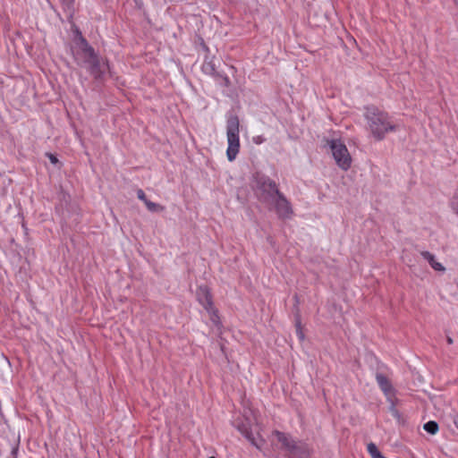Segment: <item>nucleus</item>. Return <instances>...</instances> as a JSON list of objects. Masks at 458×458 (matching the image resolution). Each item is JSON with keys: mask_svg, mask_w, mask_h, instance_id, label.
<instances>
[{"mask_svg": "<svg viewBox=\"0 0 458 458\" xmlns=\"http://www.w3.org/2000/svg\"><path fill=\"white\" fill-rule=\"evenodd\" d=\"M376 380H377L380 389L384 392V394L386 395H388L393 393V391H394L393 386L386 376H385L382 373H377Z\"/></svg>", "mask_w": 458, "mask_h": 458, "instance_id": "nucleus-12", "label": "nucleus"}, {"mask_svg": "<svg viewBox=\"0 0 458 458\" xmlns=\"http://www.w3.org/2000/svg\"><path fill=\"white\" fill-rule=\"evenodd\" d=\"M367 450L372 458H380L383 456L377 445L372 442L368 444Z\"/></svg>", "mask_w": 458, "mask_h": 458, "instance_id": "nucleus-17", "label": "nucleus"}, {"mask_svg": "<svg viewBox=\"0 0 458 458\" xmlns=\"http://www.w3.org/2000/svg\"><path fill=\"white\" fill-rule=\"evenodd\" d=\"M137 197H138L139 199L142 200L144 202V204L148 200L147 199V196H146L144 191L141 190V189H139L137 191Z\"/></svg>", "mask_w": 458, "mask_h": 458, "instance_id": "nucleus-22", "label": "nucleus"}, {"mask_svg": "<svg viewBox=\"0 0 458 458\" xmlns=\"http://www.w3.org/2000/svg\"><path fill=\"white\" fill-rule=\"evenodd\" d=\"M239 126L240 122L237 115H230L226 123V136L228 148L226 156L229 161H233L236 158L240 149V138H239Z\"/></svg>", "mask_w": 458, "mask_h": 458, "instance_id": "nucleus-4", "label": "nucleus"}, {"mask_svg": "<svg viewBox=\"0 0 458 458\" xmlns=\"http://www.w3.org/2000/svg\"><path fill=\"white\" fill-rule=\"evenodd\" d=\"M145 205L150 212H162L165 209L164 206L152 202L149 199L145 203Z\"/></svg>", "mask_w": 458, "mask_h": 458, "instance_id": "nucleus-18", "label": "nucleus"}, {"mask_svg": "<svg viewBox=\"0 0 458 458\" xmlns=\"http://www.w3.org/2000/svg\"><path fill=\"white\" fill-rule=\"evenodd\" d=\"M200 47L202 48V50L207 53V55H208L209 53V48L206 45V43L204 42V40L201 38V43H200Z\"/></svg>", "mask_w": 458, "mask_h": 458, "instance_id": "nucleus-25", "label": "nucleus"}, {"mask_svg": "<svg viewBox=\"0 0 458 458\" xmlns=\"http://www.w3.org/2000/svg\"><path fill=\"white\" fill-rule=\"evenodd\" d=\"M62 2L67 8H72L73 6V0H62Z\"/></svg>", "mask_w": 458, "mask_h": 458, "instance_id": "nucleus-26", "label": "nucleus"}, {"mask_svg": "<svg viewBox=\"0 0 458 458\" xmlns=\"http://www.w3.org/2000/svg\"><path fill=\"white\" fill-rule=\"evenodd\" d=\"M207 311L209 313L210 315V319L211 321L216 325H219L220 324V318H219V315H218V310L213 306V309L212 310H207Z\"/></svg>", "mask_w": 458, "mask_h": 458, "instance_id": "nucleus-19", "label": "nucleus"}, {"mask_svg": "<svg viewBox=\"0 0 458 458\" xmlns=\"http://www.w3.org/2000/svg\"><path fill=\"white\" fill-rule=\"evenodd\" d=\"M380 458H386V457H385V456H382V457H380Z\"/></svg>", "mask_w": 458, "mask_h": 458, "instance_id": "nucleus-30", "label": "nucleus"}, {"mask_svg": "<svg viewBox=\"0 0 458 458\" xmlns=\"http://www.w3.org/2000/svg\"><path fill=\"white\" fill-rule=\"evenodd\" d=\"M251 187L258 199L264 204L273 200V197L279 194V189L276 182L269 176L257 172L252 176Z\"/></svg>", "mask_w": 458, "mask_h": 458, "instance_id": "nucleus-2", "label": "nucleus"}, {"mask_svg": "<svg viewBox=\"0 0 458 458\" xmlns=\"http://www.w3.org/2000/svg\"><path fill=\"white\" fill-rule=\"evenodd\" d=\"M389 411L392 413L394 417L397 419H399L401 416L399 411L396 409L395 404L394 403H391L389 407Z\"/></svg>", "mask_w": 458, "mask_h": 458, "instance_id": "nucleus-20", "label": "nucleus"}, {"mask_svg": "<svg viewBox=\"0 0 458 458\" xmlns=\"http://www.w3.org/2000/svg\"><path fill=\"white\" fill-rule=\"evenodd\" d=\"M196 294L198 301L206 310L213 309V297L209 288L207 285L199 286L197 288Z\"/></svg>", "mask_w": 458, "mask_h": 458, "instance_id": "nucleus-8", "label": "nucleus"}, {"mask_svg": "<svg viewBox=\"0 0 458 458\" xmlns=\"http://www.w3.org/2000/svg\"><path fill=\"white\" fill-rule=\"evenodd\" d=\"M452 420H453V422L454 424L456 426V428H458V414H454L452 416Z\"/></svg>", "mask_w": 458, "mask_h": 458, "instance_id": "nucleus-27", "label": "nucleus"}, {"mask_svg": "<svg viewBox=\"0 0 458 458\" xmlns=\"http://www.w3.org/2000/svg\"><path fill=\"white\" fill-rule=\"evenodd\" d=\"M86 68L95 81H102L105 78L106 69L109 70V64L107 60L101 63V58L98 56L95 60H92Z\"/></svg>", "mask_w": 458, "mask_h": 458, "instance_id": "nucleus-7", "label": "nucleus"}, {"mask_svg": "<svg viewBox=\"0 0 458 458\" xmlns=\"http://www.w3.org/2000/svg\"><path fill=\"white\" fill-rule=\"evenodd\" d=\"M216 79H221L223 81V85L225 87H229L231 84V81H230V79L228 78V76L225 74H222L221 72H220V76H218Z\"/></svg>", "mask_w": 458, "mask_h": 458, "instance_id": "nucleus-21", "label": "nucleus"}, {"mask_svg": "<svg viewBox=\"0 0 458 458\" xmlns=\"http://www.w3.org/2000/svg\"><path fill=\"white\" fill-rule=\"evenodd\" d=\"M18 451H19V443L12 449L11 454H12L13 458H17Z\"/></svg>", "mask_w": 458, "mask_h": 458, "instance_id": "nucleus-24", "label": "nucleus"}, {"mask_svg": "<svg viewBox=\"0 0 458 458\" xmlns=\"http://www.w3.org/2000/svg\"><path fill=\"white\" fill-rule=\"evenodd\" d=\"M293 299H294V301H295L296 313H297V312H299V310H298V308H297V306H298V304H299V297H298V295H297V294H294Z\"/></svg>", "mask_w": 458, "mask_h": 458, "instance_id": "nucleus-28", "label": "nucleus"}, {"mask_svg": "<svg viewBox=\"0 0 458 458\" xmlns=\"http://www.w3.org/2000/svg\"><path fill=\"white\" fill-rule=\"evenodd\" d=\"M74 42L76 47L79 48L73 53L77 64L81 66H87L89 64L98 57V54L95 49L89 44L88 40L83 37L81 31L76 28L74 30Z\"/></svg>", "mask_w": 458, "mask_h": 458, "instance_id": "nucleus-3", "label": "nucleus"}, {"mask_svg": "<svg viewBox=\"0 0 458 458\" xmlns=\"http://www.w3.org/2000/svg\"><path fill=\"white\" fill-rule=\"evenodd\" d=\"M46 156L48 157V159L51 162V164L57 165L59 163V160H58V158L56 157L55 155L47 152V153H46Z\"/></svg>", "mask_w": 458, "mask_h": 458, "instance_id": "nucleus-23", "label": "nucleus"}, {"mask_svg": "<svg viewBox=\"0 0 458 458\" xmlns=\"http://www.w3.org/2000/svg\"><path fill=\"white\" fill-rule=\"evenodd\" d=\"M201 70L204 73L213 76L214 78L220 76V72L216 71L214 57H210L208 55H205Z\"/></svg>", "mask_w": 458, "mask_h": 458, "instance_id": "nucleus-11", "label": "nucleus"}, {"mask_svg": "<svg viewBox=\"0 0 458 458\" xmlns=\"http://www.w3.org/2000/svg\"><path fill=\"white\" fill-rule=\"evenodd\" d=\"M423 428L430 435H435L438 431V424L434 420L426 422Z\"/></svg>", "mask_w": 458, "mask_h": 458, "instance_id": "nucleus-16", "label": "nucleus"}, {"mask_svg": "<svg viewBox=\"0 0 458 458\" xmlns=\"http://www.w3.org/2000/svg\"><path fill=\"white\" fill-rule=\"evenodd\" d=\"M421 256L423 257L424 259H426L430 267L436 270V271H439V272H444L445 270V267L439 262H437L435 259V256L428 251V250H424V251H421Z\"/></svg>", "mask_w": 458, "mask_h": 458, "instance_id": "nucleus-14", "label": "nucleus"}, {"mask_svg": "<svg viewBox=\"0 0 458 458\" xmlns=\"http://www.w3.org/2000/svg\"><path fill=\"white\" fill-rule=\"evenodd\" d=\"M235 427L237 429L241 432V434L245 437L252 445L256 446L257 448L260 449L261 445L259 443L258 439L254 437L250 422L245 420H241L239 422H236Z\"/></svg>", "mask_w": 458, "mask_h": 458, "instance_id": "nucleus-9", "label": "nucleus"}, {"mask_svg": "<svg viewBox=\"0 0 458 458\" xmlns=\"http://www.w3.org/2000/svg\"><path fill=\"white\" fill-rule=\"evenodd\" d=\"M364 117L368 122L371 134L377 140H384L386 133L397 130V125L389 114L376 106H366Z\"/></svg>", "mask_w": 458, "mask_h": 458, "instance_id": "nucleus-1", "label": "nucleus"}, {"mask_svg": "<svg viewBox=\"0 0 458 458\" xmlns=\"http://www.w3.org/2000/svg\"><path fill=\"white\" fill-rule=\"evenodd\" d=\"M268 206H273L278 218L285 220L290 219L293 215V210L290 201L286 199L284 193L279 191L273 200L268 202Z\"/></svg>", "mask_w": 458, "mask_h": 458, "instance_id": "nucleus-6", "label": "nucleus"}, {"mask_svg": "<svg viewBox=\"0 0 458 458\" xmlns=\"http://www.w3.org/2000/svg\"><path fill=\"white\" fill-rule=\"evenodd\" d=\"M330 148L337 165L346 171L351 167L352 157L346 146L338 140L330 141Z\"/></svg>", "mask_w": 458, "mask_h": 458, "instance_id": "nucleus-5", "label": "nucleus"}, {"mask_svg": "<svg viewBox=\"0 0 458 458\" xmlns=\"http://www.w3.org/2000/svg\"><path fill=\"white\" fill-rule=\"evenodd\" d=\"M289 454L290 458H310L311 449L306 443L298 441Z\"/></svg>", "mask_w": 458, "mask_h": 458, "instance_id": "nucleus-10", "label": "nucleus"}, {"mask_svg": "<svg viewBox=\"0 0 458 458\" xmlns=\"http://www.w3.org/2000/svg\"><path fill=\"white\" fill-rule=\"evenodd\" d=\"M446 342L448 344H453L454 343L453 338L449 335L446 336Z\"/></svg>", "mask_w": 458, "mask_h": 458, "instance_id": "nucleus-29", "label": "nucleus"}, {"mask_svg": "<svg viewBox=\"0 0 458 458\" xmlns=\"http://www.w3.org/2000/svg\"><path fill=\"white\" fill-rule=\"evenodd\" d=\"M295 328H296V335L299 337L301 341L304 340V334L301 327V315L299 312L295 314Z\"/></svg>", "mask_w": 458, "mask_h": 458, "instance_id": "nucleus-15", "label": "nucleus"}, {"mask_svg": "<svg viewBox=\"0 0 458 458\" xmlns=\"http://www.w3.org/2000/svg\"><path fill=\"white\" fill-rule=\"evenodd\" d=\"M276 436L279 443L282 444L283 447L289 453L293 448L297 441L291 438L288 435L284 432L276 431Z\"/></svg>", "mask_w": 458, "mask_h": 458, "instance_id": "nucleus-13", "label": "nucleus"}]
</instances>
